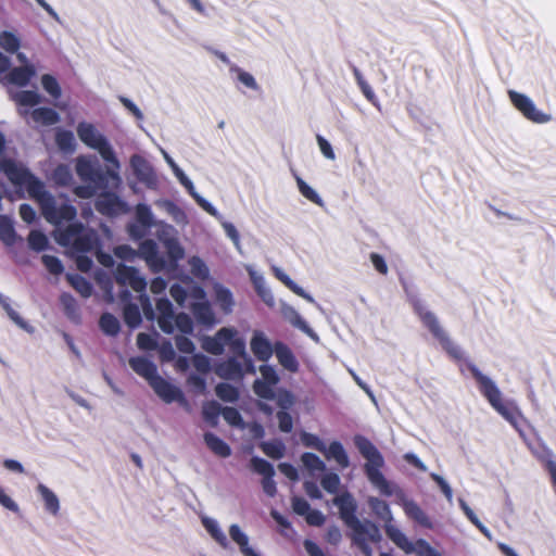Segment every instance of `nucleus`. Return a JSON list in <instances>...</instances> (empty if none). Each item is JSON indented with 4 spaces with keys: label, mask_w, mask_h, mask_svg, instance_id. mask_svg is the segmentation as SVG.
I'll return each instance as SVG.
<instances>
[{
    "label": "nucleus",
    "mask_w": 556,
    "mask_h": 556,
    "mask_svg": "<svg viewBox=\"0 0 556 556\" xmlns=\"http://www.w3.org/2000/svg\"><path fill=\"white\" fill-rule=\"evenodd\" d=\"M35 490L43 510L51 517H58L61 511V501L58 494L42 482L37 483Z\"/></svg>",
    "instance_id": "19"
},
{
    "label": "nucleus",
    "mask_w": 556,
    "mask_h": 556,
    "mask_svg": "<svg viewBox=\"0 0 556 556\" xmlns=\"http://www.w3.org/2000/svg\"><path fill=\"white\" fill-rule=\"evenodd\" d=\"M157 244L153 240H144L139 247V254L154 271H159L164 266L163 258L159 255Z\"/></svg>",
    "instance_id": "26"
},
{
    "label": "nucleus",
    "mask_w": 556,
    "mask_h": 556,
    "mask_svg": "<svg viewBox=\"0 0 556 556\" xmlns=\"http://www.w3.org/2000/svg\"><path fill=\"white\" fill-rule=\"evenodd\" d=\"M263 452L271 458H281L285 455V445L280 441L264 442L261 444Z\"/></svg>",
    "instance_id": "51"
},
{
    "label": "nucleus",
    "mask_w": 556,
    "mask_h": 556,
    "mask_svg": "<svg viewBox=\"0 0 556 556\" xmlns=\"http://www.w3.org/2000/svg\"><path fill=\"white\" fill-rule=\"evenodd\" d=\"M301 441L307 447L315 448L321 453L326 452V444L313 433L303 432L301 434Z\"/></svg>",
    "instance_id": "62"
},
{
    "label": "nucleus",
    "mask_w": 556,
    "mask_h": 556,
    "mask_svg": "<svg viewBox=\"0 0 556 556\" xmlns=\"http://www.w3.org/2000/svg\"><path fill=\"white\" fill-rule=\"evenodd\" d=\"M157 341L154 336L140 332L137 336V345L142 351H152L157 348Z\"/></svg>",
    "instance_id": "63"
},
{
    "label": "nucleus",
    "mask_w": 556,
    "mask_h": 556,
    "mask_svg": "<svg viewBox=\"0 0 556 556\" xmlns=\"http://www.w3.org/2000/svg\"><path fill=\"white\" fill-rule=\"evenodd\" d=\"M75 170L83 181L88 182V185L78 186L74 189V193L81 199L93 197L100 186L114 189L106 172L101 174L97 161L89 155H80L76 159Z\"/></svg>",
    "instance_id": "5"
},
{
    "label": "nucleus",
    "mask_w": 556,
    "mask_h": 556,
    "mask_svg": "<svg viewBox=\"0 0 556 556\" xmlns=\"http://www.w3.org/2000/svg\"><path fill=\"white\" fill-rule=\"evenodd\" d=\"M275 355L278 363L287 370L296 372L299 369V363L292 353V351L281 342L275 344Z\"/></svg>",
    "instance_id": "32"
},
{
    "label": "nucleus",
    "mask_w": 556,
    "mask_h": 556,
    "mask_svg": "<svg viewBox=\"0 0 556 556\" xmlns=\"http://www.w3.org/2000/svg\"><path fill=\"white\" fill-rule=\"evenodd\" d=\"M368 505L371 510L379 517L381 520L386 521L387 526H392L390 522L392 520V514L389 505L377 497L370 496L368 498Z\"/></svg>",
    "instance_id": "40"
},
{
    "label": "nucleus",
    "mask_w": 556,
    "mask_h": 556,
    "mask_svg": "<svg viewBox=\"0 0 556 556\" xmlns=\"http://www.w3.org/2000/svg\"><path fill=\"white\" fill-rule=\"evenodd\" d=\"M97 208L106 215H118L128 211L127 205L114 193H103L97 201Z\"/></svg>",
    "instance_id": "23"
},
{
    "label": "nucleus",
    "mask_w": 556,
    "mask_h": 556,
    "mask_svg": "<svg viewBox=\"0 0 556 556\" xmlns=\"http://www.w3.org/2000/svg\"><path fill=\"white\" fill-rule=\"evenodd\" d=\"M0 506L13 514L20 513V505L10 492L0 484Z\"/></svg>",
    "instance_id": "50"
},
{
    "label": "nucleus",
    "mask_w": 556,
    "mask_h": 556,
    "mask_svg": "<svg viewBox=\"0 0 556 556\" xmlns=\"http://www.w3.org/2000/svg\"><path fill=\"white\" fill-rule=\"evenodd\" d=\"M192 296L198 300L191 305L195 318L204 325H213L215 323V316L208 302L205 300L204 290L200 287L193 288Z\"/></svg>",
    "instance_id": "20"
},
{
    "label": "nucleus",
    "mask_w": 556,
    "mask_h": 556,
    "mask_svg": "<svg viewBox=\"0 0 556 556\" xmlns=\"http://www.w3.org/2000/svg\"><path fill=\"white\" fill-rule=\"evenodd\" d=\"M228 533L231 541L238 546L242 556H262L261 553L251 544L249 535L239 525H230Z\"/></svg>",
    "instance_id": "22"
},
{
    "label": "nucleus",
    "mask_w": 556,
    "mask_h": 556,
    "mask_svg": "<svg viewBox=\"0 0 556 556\" xmlns=\"http://www.w3.org/2000/svg\"><path fill=\"white\" fill-rule=\"evenodd\" d=\"M321 486L329 493H337L340 486V478L337 473L326 472L321 480Z\"/></svg>",
    "instance_id": "59"
},
{
    "label": "nucleus",
    "mask_w": 556,
    "mask_h": 556,
    "mask_svg": "<svg viewBox=\"0 0 556 556\" xmlns=\"http://www.w3.org/2000/svg\"><path fill=\"white\" fill-rule=\"evenodd\" d=\"M130 166L140 181L150 188L156 187V175L151 165L143 157L140 155H132L130 159Z\"/></svg>",
    "instance_id": "21"
},
{
    "label": "nucleus",
    "mask_w": 556,
    "mask_h": 556,
    "mask_svg": "<svg viewBox=\"0 0 556 556\" xmlns=\"http://www.w3.org/2000/svg\"><path fill=\"white\" fill-rule=\"evenodd\" d=\"M215 391L217 396L223 401L235 402L238 397L237 389L228 383L217 384Z\"/></svg>",
    "instance_id": "57"
},
{
    "label": "nucleus",
    "mask_w": 556,
    "mask_h": 556,
    "mask_svg": "<svg viewBox=\"0 0 556 556\" xmlns=\"http://www.w3.org/2000/svg\"><path fill=\"white\" fill-rule=\"evenodd\" d=\"M79 140L89 149L97 151L109 163L106 175L113 188H119L122 177L119 175L121 163L106 137L89 122H80L76 127Z\"/></svg>",
    "instance_id": "3"
},
{
    "label": "nucleus",
    "mask_w": 556,
    "mask_h": 556,
    "mask_svg": "<svg viewBox=\"0 0 556 556\" xmlns=\"http://www.w3.org/2000/svg\"><path fill=\"white\" fill-rule=\"evenodd\" d=\"M58 241L63 245H73L79 252L97 250L98 239L93 231L80 229L76 226L60 233Z\"/></svg>",
    "instance_id": "13"
},
{
    "label": "nucleus",
    "mask_w": 556,
    "mask_h": 556,
    "mask_svg": "<svg viewBox=\"0 0 556 556\" xmlns=\"http://www.w3.org/2000/svg\"><path fill=\"white\" fill-rule=\"evenodd\" d=\"M418 314L420 316V319L422 320L424 325L429 328V330L441 341H446L447 337L440 326L437 317L433 313L426 308H418Z\"/></svg>",
    "instance_id": "36"
},
{
    "label": "nucleus",
    "mask_w": 556,
    "mask_h": 556,
    "mask_svg": "<svg viewBox=\"0 0 556 556\" xmlns=\"http://www.w3.org/2000/svg\"><path fill=\"white\" fill-rule=\"evenodd\" d=\"M293 176L301 195L317 206L323 207L325 202L317 190L307 184L300 175L294 174Z\"/></svg>",
    "instance_id": "33"
},
{
    "label": "nucleus",
    "mask_w": 556,
    "mask_h": 556,
    "mask_svg": "<svg viewBox=\"0 0 556 556\" xmlns=\"http://www.w3.org/2000/svg\"><path fill=\"white\" fill-rule=\"evenodd\" d=\"M459 506L466 517L488 538L491 539V532L486 527H484L481 521L478 519L473 510L467 505V503L464 500H459Z\"/></svg>",
    "instance_id": "52"
},
{
    "label": "nucleus",
    "mask_w": 556,
    "mask_h": 556,
    "mask_svg": "<svg viewBox=\"0 0 556 556\" xmlns=\"http://www.w3.org/2000/svg\"><path fill=\"white\" fill-rule=\"evenodd\" d=\"M149 386L153 389L155 394L166 404L177 402L181 405H186L187 403L182 391L172 382L161 377L160 375H157L149 383Z\"/></svg>",
    "instance_id": "17"
},
{
    "label": "nucleus",
    "mask_w": 556,
    "mask_h": 556,
    "mask_svg": "<svg viewBox=\"0 0 556 556\" xmlns=\"http://www.w3.org/2000/svg\"><path fill=\"white\" fill-rule=\"evenodd\" d=\"M188 264L190 266V271L194 277L202 280L208 278L210 270L202 258L192 256L189 258Z\"/></svg>",
    "instance_id": "48"
},
{
    "label": "nucleus",
    "mask_w": 556,
    "mask_h": 556,
    "mask_svg": "<svg viewBox=\"0 0 556 556\" xmlns=\"http://www.w3.org/2000/svg\"><path fill=\"white\" fill-rule=\"evenodd\" d=\"M271 271L274 276L281 281L288 289H290L293 293L304 299L305 301L316 304L314 298L307 293L302 287L295 283L289 275L278 266H273Z\"/></svg>",
    "instance_id": "30"
},
{
    "label": "nucleus",
    "mask_w": 556,
    "mask_h": 556,
    "mask_svg": "<svg viewBox=\"0 0 556 556\" xmlns=\"http://www.w3.org/2000/svg\"><path fill=\"white\" fill-rule=\"evenodd\" d=\"M55 142L60 150L64 152H74L76 149V140L73 132L59 129L55 134Z\"/></svg>",
    "instance_id": "44"
},
{
    "label": "nucleus",
    "mask_w": 556,
    "mask_h": 556,
    "mask_svg": "<svg viewBox=\"0 0 556 556\" xmlns=\"http://www.w3.org/2000/svg\"><path fill=\"white\" fill-rule=\"evenodd\" d=\"M130 368L148 383H150L159 374L153 362L144 356L131 357L128 361Z\"/></svg>",
    "instance_id": "25"
},
{
    "label": "nucleus",
    "mask_w": 556,
    "mask_h": 556,
    "mask_svg": "<svg viewBox=\"0 0 556 556\" xmlns=\"http://www.w3.org/2000/svg\"><path fill=\"white\" fill-rule=\"evenodd\" d=\"M355 445L366 458L365 469L371 484L386 496H396L403 506L405 514L424 527L431 528V522L422 509L410 500H407L402 490L394 483L388 481L380 468L384 460L379 451L364 437L355 438Z\"/></svg>",
    "instance_id": "2"
},
{
    "label": "nucleus",
    "mask_w": 556,
    "mask_h": 556,
    "mask_svg": "<svg viewBox=\"0 0 556 556\" xmlns=\"http://www.w3.org/2000/svg\"><path fill=\"white\" fill-rule=\"evenodd\" d=\"M35 124L51 126L60 122V115L56 111L50 108L41 106L34 109L26 117Z\"/></svg>",
    "instance_id": "31"
},
{
    "label": "nucleus",
    "mask_w": 556,
    "mask_h": 556,
    "mask_svg": "<svg viewBox=\"0 0 556 556\" xmlns=\"http://www.w3.org/2000/svg\"><path fill=\"white\" fill-rule=\"evenodd\" d=\"M472 375L479 386L480 392L488 400L490 405L510 425L518 429L517 419L519 412L517 407L509 402H506L502 392L496 383L488 376L483 375L478 369H472Z\"/></svg>",
    "instance_id": "6"
},
{
    "label": "nucleus",
    "mask_w": 556,
    "mask_h": 556,
    "mask_svg": "<svg viewBox=\"0 0 556 556\" xmlns=\"http://www.w3.org/2000/svg\"><path fill=\"white\" fill-rule=\"evenodd\" d=\"M0 304L2 308L5 311L9 318L21 329L25 330L28 333L34 332V327L29 325L20 313L11 305L10 300L0 295Z\"/></svg>",
    "instance_id": "37"
},
{
    "label": "nucleus",
    "mask_w": 556,
    "mask_h": 556,
    "mask_svg": "<svg viewBox=\"0 0 556 556\" xmlns=\"http://www.w3.org/2000/svg\"><path fill=\"white\" fill-rule=\"evenodd\" d=\"M162 155L166 163L172 168L176 178L188 190V192L195 200V202L211 216L219 217L216 207L195 191L193 182L188 178V176L182 172V169L176 164V162L169 156V154L165 150H162Z\"/></svg>",
    "instance_id": "14"
},
{
    "label": "nucleus",
    "mask_w": 556,
    "mask_h": 556,
    "mask_svg": "<svg viewBox=\"0 0 556 556\" xmlns=\"http://www.w3.org/2000/svg\"><path fill=\"white\" fill-rule=\"evenodd\" d=\"M214 291L216 303L225 313H230L235 304L231 292L220 285H215Z\"/></svg>",
    "instance_id": "41"
},
{
    "label": "nucleus",
    "mask_w": 556,
    "mask_h": 556,
    "mask_svg": "<svg viewBox=\"0 0 556 556\" xmlns=\"http://www.w3.org/2000/svg\"><path fill=\"white\" fill-rule=\"evenodd\" d=\"M53 180L61 186H66L72 181V172L66 165H59L53 172Z\"/></svg>",
    "instance_id": "61"
},
{
    "label": "nucleus",
    "mask_w": 556,
    "mask_h": 556,
    "mask_svg": "<svg viewBox=\"0 0 556 556\" xmlns=\"http://www.w3.org/2000/svg\"><path fill=\"white\" fill-rule=\"evenodd\" d=\"M348 527L352 530L354 541L369 555L370 551L367 547V543L380 540V532L377 526L368 520L355 519V522H351Z\"/></svg>",
    "instance_id": "16"
},
{
    "label": "nucleus",
    "mask_w": 556,
    "mask_h": 556,
    "mask_svg": "<svg viewBox=\"0 0 556 556\" xmlns=\"http://www.w3.org/2000/svg\"><path fill=\"white\" fill-rule=\"evenodd\" d=\"M67 279L70 283L75 288V290L79 292L84 298L91 295V285L85 278L77 275H68Z\"/></svg>",
    "instance_id": "49"
},
{
    "label": "nucleus",
    "mask_w": 556,
    "mask_h": 556,
    "mask_svg": "<svg viewBox=\"0 0 556 556\" xmlns=\"http://www.w3.org/2000/svg\"><path fill=\"white\" fill-rule=\"evenodd\" d=\"M250 349L256 359L267 362L275 353V345L271 344L264 331L254 330L250 339Z\"/></svg>",
    "instance_id": "18"
},
{
    "label": "nucleus",
    "mask_w": 556,
    "mask_h": 556,
    "mask_svg": "<svg viewBox=\"0 0 556 556\" xmlns=\"http://www.w3.org/2000/svg\"><path fill=\"white\" fill-rule=\"evenodd\" d=\"M237 340H243L239 337L237 329L232 327H224L220 328L215 336L205 337L202 341V348L211 354L220 355L223 354L226 345L232 350Z\"/></svg>",
    "instance_id": "15"
},
{
    "label": "nucleus",
    "mask_w": 556,
    "mask_h": 556,
    "mask_svg": "<svg viewBox=\"0 0 556 556\" xmlns=\"http://www.w3.org/2000/svg\"><path fill=\"white\" fill-rule=\"evenodd\" d=\"M42 89L50 96L51 99L58 100L62 96V88L58 79L51 74H43L40 78Z\"/></svg>",
    "instance_id": "43"
},
{
    "label": "nucleus",
    "mask_w": 556,
    "mask_h": 556,
    "mask_svg": "<svg viewBox=\"0 0 556 556\" xmlns=\"http://www.w3.org/2000/svg\"><path fill=\"white\" fill-rule=\"evenodd\" d=\"M16 60L18 65L11 67L10 59L0 52V80L5 79L11 84L24 87L36 76L37 67L24 52H18Z\"/></svg>",
    "instance_id": "8"
},
{
    "label": "nucleus",
    "mask_w": 556,
    "mask_h": 556,
    "mask_svg": "<svg viewBox=\"0 0 556 556\" xmlns=\"http://www.w3.org/2000/svg\"><path fill=\"white\" fill-rule=\"evenodd\" d=\"M22 41L15 31H0V48L9 53H18Z\"/></svg>",
    "instance_id": "39"
},
{
    "label": "nucleus",
    "mask_w": 556,
    "mask_h": 556,
    "mask_svg": "<svg viewBox=\"0 0 556 556\" xmlns=\"http://www.w3.org/2000/svg\"><path fill=\"white\" fill-rule=\"evenodd\" d=\"M124 318L125 323L129 327H137L141 323V315L138 306L135 304L126 305L124 308Z\"/></svg>",
    "instance_id": "56"
},
{
    "label": "nucleus",
    "mask_w": 556,
    "mask_h": 556,
    "mask_svg": "<svg viewBox=\"0 0 556 556\" xmlns=\"http://www.w3.org/2000/svg\"><path fill=\"white\" fill-rule=\"evenodd\" d=\"M273 387L274 384L260 379H256L253 383L255 394L265 400H273L275 397Z\"/></svg>",
    "instance_id": "55"
},
{
    "label": "nucleus",
    "mask_w": 556,
    "mask_h": 556,
    "mask_svg": "<svg viewBox=\"0 0 556 556\" xmlns=\"http://www.w3.org/2000/svg\"><path fill=\"white\" fill-rule=\"evenodd\" d=\"M230 71L236 74L237 79L247 88L254 91L258 90V84L252 74L237 66L231 67Z\"/></svg>",
    "instance_id": "53"
},
{
    "label": "nucleus",
    "mask_w": 556,
    "mask_h": 556,
    "mask_svg": "<svg viewBox=\"0 0 556 556\" xmlns=\"http://www.w3.org/2000/svg\"><path fill=\"white\" fill-rule=\"evenodd\" d=\"M231 352L233 356L216 366L215 372L217 376L223 379L239 380L245 374L255 372L253 361L245 351L244 340H237Z\"/></svg>",
    "instance_id": "7"
},
{
    "label": "nucleus",
    "mask_w": 556,
    "mask_h": 556,
    "mask_svg": "<svg viewBox=\"0 0 556 556\" xmlns=\"http://www.w3.org/2000/svg\"><path fill=\"white\" fill-rule=\"evenodd\" d=\"M154 318H156L160 328L166 333H172L175 329L184 333H191L193 330L191 318L182 313L175 315L173 305L167 299H160L156 302Z\"/></svg>",
    "instance_id": "10"
},
{
    "label": "nucleus",
    "mask_w": 556,
    "mask_h": 556,
    "mask_svg": "<svg viewBox=\"0 0 556 556\" xmlns=\"http://www.w3.org/2000/svg\"><path fill=\"white\" fill-rule=\"evenodd\" d=\"M204 442L207 448L218 457L226 458L231 454L230 446L224 440H222L219 437L212 432H207L204 434Z\"/></svg>",
    "instance_id": "34"
},
{
    "label": "nucleus",
    "mask_w": 556,
    "mask_h": 556,
    "mask_svg": "<svg viewBox=\"0 0 556 556\" xmlns=\"http://www.w3.org/2000/svg\"><path fill=\"white\" fill-rule=\"evenodd\" d=\"M251 467L254 471L262 475L264 478L275 475L273 466L263 458L253 457L251 459Z\"/></svg>",
    "instance_id": "58"
},
{
    "label": "nucleus",
    "mask_w": 556,
    "mask_h": 556,
    "mask_svg": "<svg viewBox=\"0 0 556 556\" xmlns=\"http://www.w3.org/2000/svg\"><path fill=\"white\" fill-rule=\"evenodd\" d=\"M0 239L8 245L15 242V231L9 217L0 215Z\"/></svg>",
    "instance_id": "45"
},
{
    "label": "nucleus",
    "mask_w": 556,
    "mask_h": 556,
    "mask_svg": "<svg viewBox=\"0 0 556 556\" xmlns=\"http://www.w3.org/2000/svg\"><path fill=\"white\" fill-rule=\"evenodd\" d=\"M219 217H215L220 222V226L224 229L226 236L232 241L233 245L237 250H241V242H240V236L236 228V226L232 223L223 220L222 215L218 213Z\"/></svg>",
    "instance_id": "54"
},
{
    "label": "nucleus",
    "mask_w": 556,
    "mask_h": 556,
    "mask_svg": "<svg viewBox=\"0 0 556 556\" xmlns=\"http://www.w3.org/2000/svg\"><path fill=\"white\" fill-rule=\"evenodd\" d=\"M387 535L406 554H416L417 556H442L438 551L429 545L425 540L410 542L406 535L394 526H387Z\"/></svg>",
    "instance_id": "12"
},
{
    "label": "nucleus",
    "mask_w": 556,
    "mask_h": 556,
    "mask_svg": "<svg viewBox=\"0 0 556 556\" xmlns=\"http://www.w3.org/2000/svg\"><path fill=\"white\" fill-rule=\"evenodd\" d=\"M283 317L294 327L302 330L304 333L308 334L312 338H316L314 331L306 324V321L301 317V315L290 305H283L281 308Z\"/></svg>",
    "instance_id": "35"
},
{
    "label": "nucleus",
    "mask_w": 556,
    "mask_h": 556,
    "mask_svg": "<svg viewBox=\"0 0 556 556\" xmlns=\"http://www.w3.org/2000/svg\"><path fill=\"white\" fill-rule=\"evenodd\" d=\"M323 454L326 458L333 459L341 468H346L350 465L348 454L339 442H332L328 447L326 446V452Z\"/></svg>",
    "instance_id": "38"
},
{
    "label": "nucleus",
    "mask_w": 556,
    "mask_h": 556,
    "mask_svg": "<svg viewBox=\"0 0 556 556\" xmlns=\"http://www.w3.org/2000/svg\"><path fill=\"white\" fill-rule=\"evenodd\" d=\"M0 173L18 190H26L28 197L39 203L41 213L49 223L60 225L63 222H70L75 218L76 208L74 206L66 203H58L46 191L43 182L35 177L23 162L8 154L7 140L1 130Z\"/></svg>",
    "instance_id": "1"
},
{
    "label": "nucleus",
    "mask_w": 556,
    "mask_h": 556,
    "mask_svg": "<svg viewBox=\"0 0 556 556\" xmlns=\"http://www.w3.org/2000/svg\"><path fill=\"white\" fill-rule=\"evenodd\" d=\"M14 101L18 105V112L25 118L31 110L28 108L35 106L41 102V96L34 90H22L14 94Z\"/></svg>",
    "instance_id": "29"
},
{
    "label": "nucleus",
    "mask_w": 556,
    "mask_h": 556,
    "mask_svg": "<svg viewBox=\"0 0 556 556\" xmlns=\"http://www.w3.org/2000/svg\"><path fill=\"white\" fill-rule=\"evenodd\" d=\"M333 504L339 508L342 520L349 526L351 522H355V509L356 504L354 498L349 493L338 495L333 500Z\"/></svg>",
    "instance_id": "27"
},
{
    "label": "nucleus",
    "mask_w": 556,
    "mask_h": 556,
    "mask_svg": "<svg viewBox=\"0 0 556 556\" xmlns=\"http://www.w3.org/2000/svg\"><path fill=\"white\" fill-rule=\"evenodd\" d=\"M507 94L513 106L526 119L534 124H547L552 121V115L540 110L529 96L515 90H508Z\"/></svg>",
    "instance_id": "11"
},
{
    "label": "nucleus",
    "mask_w": 556,
    "mask_h": 556,
    "mask_svg": "<svg viewBox=\"0 0 556 556\" xmlns=\"http://www.w3.org/2000/svg\"><path fill=\"white\" fill-rule=\"evenodd\" d=\"M100 327L108 336H116L119 331V321L112 314L105 313L100 318Z\"/></svg>",
    "instance_id": "47"
},
{
    "label": "nucleus",
    "mask_w": 556,
    "mask_h": 556,
    "mask_svg": "<svg viewBox=\"0 0 556 556\" xmlns=\"http://www.w3.org/2000/svg\"><path fill=\"white\" fill-rule=\"evenodd\" d=\"M116 282L122 287H130L135 292L140 293L139 301L147 319H154V311L149 296L144 293L147 281L140 273L130 266L118 265L115 271Z\"/></svg>",
    "instance_id": "9"
},
{
    "label": "nucleus",
    "mask_w": 556,
    "mask_h": 556,
    "mask_svg": "<svg viewBox=\"0 0 556 556\" xmlns=\"http://www.w3.org/2000/svg\"><path fill=\"white\" fill-rule=\"evenodd\" d=\"M201 523L212 540L216 542V544H218L222 548L228 547V539L219 522L215 518L203 515L201 516Z\"/></svg>",
    "instance_id": "28"
},
{
    "label": "nucleus",
    "mask_w": 556,
    "mask_h": 556,
    "mask_svg": "<svg viewBox=\"0 0 556 556\" xmlns=\"http://www.w3.org/2000/svg\"><path fill=\"white\" fill-rule=\"evenodd\" d=\"M222 410L219 404L214 401L204 403L202 407L203 417L211 426L217 425Z\"/></svg>",
    "instance_id": "46"
},
{
    "label": "nucleus",
    "mask_w": 556,
    "mask_h": 556,
    "mask_svg": "<svg viewBox=\"0 0 556 556\" xmlns=\"http://www.w3.org/2000/svg\"><path fill=\"white\" fill-rule=\"evenodd\" d=\"M135 214L136 222L128 226V233L132 239L143 238L151 227L156 228L155 236L164 245L177 239L176 229L165 222L156 220L147 204H138Z\"/></svg>",
    "instance_id": "4"
},
{
    "label": "nucleus",
    "mask_w": 556,
    "mask_h": 556,
    "mask_svg": "<svg viewBox=\"0 0 556 556\" xmlns=\"http://www.w3.org/2000/svg\"><path fill=\"white\" fill-rule=\"evenodd\" d=\"M48 243L47 237L37 230H33L28 236V244L31 249L36 251H41L46 248Z\"/></svg>",
    "instance_id": "64"
},
{
    "label": "nucleus",
    "mask_w": 556,
    "mask_h": 556,
    "mask_svg": "<svg viewBox=\"0 0 556 556\" xmlns=\"http://www.w3.org/2000/svg\"><path fill=\"white\" fill-rule=\"evenodd\" d=\"M274 399H276V402H277L278 406L280 407V410H288L295 403L294 395L287 390H279Z\"/></svg>",
    "instance_id": "60"
},
{
    "label": "nucleus",
    "mask_w": 556,
    "mask_h": 556,
    "mask_svg": "<svg viewBox=\"0 0 556 556\" xmlns=\"http://www.w3.org/2000/svg\"><path fill=\"white\" fill-rule=\"evenodd\" d=\"M303 467L311 473L323 472L326 469V464L321 458L313 453H304L301 456Z\"/></svg>",
    "instance_id": "42"
},
{
    "label": "nucleus",
    "mask_w": 556,
    "mask_h": 556,
    "mask_svg": "<svg viewBox=\"0 0 556 556\" xmlns=\"http://www.w3.org/2000/svg\"><path fill=\"white\" fill-rule=\"evenodd\" d=\"M247 270L258 296L266 305L273 307L275 305V298L271 290L267 287L264 276L255 270L253 266H248Z\"/></svg>",
    "instance_id": "24"
}]
</instances>
